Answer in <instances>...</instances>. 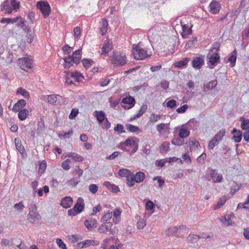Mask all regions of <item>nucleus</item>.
<instances>
[{"label":"nucleus","mask_w":249,"mask_h":249,"mask_svg":"<svg viewBox=\"0 0 249 249\" xmlns=\"http://www.w3.org/2000/svg\"><path fill=\"white\" fill-rule=\"evenodd\" d=\"M81 52L82 50L81 49H78L77 50L73 52L71 55L69 54L67 57H66L64 58V68L66 69L70 68L72 66V63H75L76 65L78 64L81 59Z\"/></svg>","instance_id":"1"},{"label":"nucleus","mask_w":249,"mask_h":249,"mask_svg":"<svg viewBox=\"0 0 249 249\" xmlns=\"http://www.w3.org/2000/svg\"><path fill=\"white\" fill-rule=\"evenodd\" d=\"M119 147L123 150L130 152V154L132 155L138 150V144L133 139L128 138L124 142H121Z\"/></svg>","instance_id":"2"},{"label":"nucleus","mask_w":249,"mask_h":249,"mask_svg":"<svg viewBox=\"0 0 249 249\" xmlns=\"http://www.w3.org/2000/svg\"><path fill=\"white\" fill-rule=\"evenodd\" d=\"M132 52L136 59L143 60L151 55L148 53L146 49L141 47L140 43L132 45Z\"/></svg>","instance_id":"3"},{"label":"nucleus","mask_w":249,"mask_h":249,"mask_svg":"<svg viewBox=\"0 0 249 249\" xmlns=\"http://www.w3.org/2000/svg\"><path fill=\"white\" fill-rule=\"evenodd\" d=\"M111 61L112 64L116 66L124 65L126 62V58L125 56L121 55L118 53H114Z\"/></svg>","instance_id":"4"},{"label":"nucleus","mask_w":249,"mask_h":249,"mask_svg":"<svg viewBox=\"0 0 249 249\" xmlns=\"http://www.w3.org/2000/svg\"><path fill=\"white\" fill-rule=\"evenodd\" d=\"M36 7L41 12L45 18H46L50 15L51 8L47 1H38L36 3Z\"/></svg>","instance_id":"5"},{"label":"nucleus","mask_w":249,"mask_h":249,"mask_svg":"<svg viewBox=\"0 0 249 249\" xmlns=\"http://www.w3.org/2000/svg\"><path fill=\"white\" fill-rule=\"evenodd\" d=\"M210 52H209L207 56L209 59L207 64L209 68L213 69L220 62V56L217 52H214L211 54H210Z\"/></svg>","instance_id":"6"},{"label":"nucleus","mask_w":249,"mask_h":249,"mask_svg":"<svg viewBox=\"0 0 249 249\" xmlns=\"http://www.w3.org/2000/svg\"><path fill=\"white\" fill-rule=\"evenodd\" d=\"M18 61L20 68L25 71H27L33 67V62L30 58L26 57L19 58Z\"/></svg>","instance_id":"7"},{"label":"nucleus","mask_w":249,"mask_h":249,"mask_svg":"<svg viewBox=\"0 0 249 249\" xmlns=\"http://www.w3.org/2000/svg\"><path fill=\"white\" fill-rule=\"evenodd\" d=\"M122 107L125 109H129L133 107L135 104V99L133 97L129 96L124 98L122 100Z\"/></svg>","instance_id":"8"},{"label":"nucleus","mask_w":249,"mask_h":249,"mask_svg":"<svg viewBox=\"0 0 249 249\" xmlns=\"http://www.w3.org/2000/svg\"><path fill=\"white\" fill-rule=\"evenodd\" d=\"M208 173L210 177L213 182H221L222 181L223 179L222 175H219L215 169H209Z\"/></svg>","instance_id":"9"},{"label":"nucleus","mask_w":249,"mask_h":249,"mask_svg":"<svg viewBox=\"0 0 249 249\" xmlns=\"http://www.w3.org/2000/svg\"><path fill=\"white\" fill-rule=\"evenodd\" d=\"M192 66L196 70L200 69L204 65L203 56H199L194 58L192 61Z\"/></svg>","instance_id":"10"},{"label":"nucleus","mask_w":249,"mask_h":249,"mask_svg":"<svg viewBox=\"0 0 249 249\" xmlns=\"http://www.w3.org/2000/svg\"><path fill=\"white\" fill-rule=\"evenodd\" d=\"M85 208V203L84 199L82 197H79L77 200L76 203L73 206V209L79 213H81L84 209Z\"/></svg>","instance_id":"11"},{"label":"nucleus","mask_w":249,"mask_h":249,"mask_svg":"<svg viewBox=\"0 0 249 249\" xmlns=\"http://www.w3.org/2000/svg\"><path fill=\"white\" fill-rule=\"evenodd\" d=\"M209 8L211 13L216 14L219 12L221 6L218 1L213 0L209 4Z\"/></svg>","instance_id":"12"},{"label":"nucleus","mask_w":249,"mask_h":249,"mask_svg":"<svg viewBox=\"0 0 249 249\" xmlns=\"http://www.w3.org/2000/svg\"><path fill=\"white\" fill-rule=\"evenodd\" d=\"M231 133L233 134L232 138L235 142H241L243 137L242 131L236 128H233Z\"/></svg>","instance_id":"13"},{"label":"nucleus","mask_w":249,"mask_h":249,"mask_svg":"<svg viewBox=\"0 0 249 249\" xmlns=\"http://www.w3.org/2000/svg\"><path fill=\"white\" fill-rule=\"evenodd\" d=\"M73 200L72 197L65 196L62 199L60 204L63 208L67 209L71 206Z\"/></svg>","instance_id":"14"},{"label":"nucleus","mask_w":249,"mask_h":249,"mask_svg":"<svg viewBox=\"0 0 249 249\" xmlns=\"http://www.w3.org/2000/svg\"><path fill=\"white\" fill-rule=\"evenodd\" d=\"M192 25H190V26L186 24L182 25L183 34H182L181 35L183 38H187L188 35L192 34Z\"/></svg>","instance_id":"15"},{"label":"nucleus","mask_w":249,"mask_h":249,"mask_svg":"<svg viewBox=\"0 0 249 249\" xmlns=\"http://www.w3.org/2000/svg\"><path fill=\"white\" fill-rule=\"evenodd\" d=\"M94 114L97 120L100 124H101L107 119L105 113L103 111H95Z\"/></svg>","instance_id":"16"},{"label":"nucleus","mask_w":249,"mask_h":249,"mask_svg":"<svg viewBox=\"0 0 249 249\" xmlns=\"http://www.w3.org/2000/svg\"><path fill=\"white\" fill-rule=\"evenodd\" d=\"M112 49V42H109L108 41H105L103 47L102 48V54L107 55Z\"/></svg>","instance_id":"17"},{"label":"nucleus","mask_w":249,"mask_h":249,"mask_svg":"<svg viewBox=\"0 0 249 249\" xmlns=\"http://www.w3.org/2000/svg\"><path fill=\"white\" fill-rule=\"evenodd\" d=\"M41 215L36 211H34L33 213H29L28 214V219L32 223H34L36 220H39L41 219Z\"/></svg>","instance_id":"18"},{"label":"nucleus","mask_w":249,"mask_h":249,"mask_svg":"<svg viewBox=\"0 0 249 249\" xmlns=\"http://www.w3.org/2000/svg\"><path fill=\"white\" fill-rule=\"evenodd\" d=\"M96 224V220L92 219L86 220L84 222L85 226L89 231H92L95 228Z\"/></svg>","instance_id":"19"},{"label":"nucleus","mask_w":249,"mask_h":249,"mask_svg":"<svg viewBox=\"0 0 249 249\" xmlns=\"http://www.w3.org/2000/svg\"><path fill=\"white\" fill-rule=\"evenodd\" d=\"M26 104V101L24 99L19 100L18 102L14 105L13 110L15 112L18 111L21 108L25 106Z\"/></svg>","instance_id":"20"},{"label":"nucleus","mask_w":249,"mask_h":249,"mask_svg":"<svg viewBox=\"0 0 249 249\" xmlns=\"http://www.w3.org/2000/svg\"><path fill=\"white\" fill-rule=\"evenodd\" d=\"M16 149L21 154H23L25 152V149L21 144V141L19 138H16L14 140Z\"/></svg>","instance_id":"21"},{"label":"nucleus","mask_w":249,"mask_h":249,"mask_svg":"<svg viewBox=\"0 0 249 249\" xmlns=\"http://www.w3.org/2000/svg\"><path fill=\"white\" fill-rule=\"evenodd\" d=\"M163 105L169 108L173 109L176 107L178 106L179 104L175 100L172 99L168 101V99H166L163 103Z\"/></svg>","instance_id":"22"},{"label":"nucleus","mask_w":249,"mask_h":249,"mask_svg":"<svg viewBox=\"0 0 249 249\" xmlns=\"http://www.w3.org/2000/svg\"><path fill=\"white\" fill-rule=\"evenodd\" d=\"M190 58L185 57L180 61H178L175 63L174 66L176 68H181L185 66L187 63L190 61Z\"/></svg>","instance_id":"23"},{"label":"nucleus","mask_w":249,"mask_h":249,"mask_svg":"<svg viewBox=\"0 0 249 249\" xmlns=\"http://www.w3.org/2000/svg\"><path fill=\"white\" fill-rule=\"evenodd\" d=\"M133 177H134L136 182L140 183L144 179L145 175L143 172L140 171L137 172L135 175L133 174Z\"/></svg>","instance_id":"24"},{"label":"nucleus","mask_w":249,"mask_h":249,"mask_svg":"<svg viewBox=\"0 0 249 249\" xmlns=\"http://www.w3.org/2000/svg\"><path fill=\"white\" fill-rule=\"evenodd\" d=\"M147 107L146 105H143L140 109L139 113L131 117L130 121L140 118L146 111Z\"/></svg>","instance_id":"25"},{"label":"nucleus","mask_w":249,"mask_h":249,"mask_svg":"<svg viewBox=\"0 0 249 249\" xmlns=\"http://www.w3.org/2000/svg\"><path fill=\"white\" fill-rule=\"evenodd\" d=\"M108 23L106 19H102V23L100 27V33L101 35L104 36L106 34L107 29Z\"/></svg>","instance_id":"26"},{"label":"nucleus","mask_w":249,"mask_h":249,"mask_svg":"<svg viewBox=\"0 0 249 249\" xmlns=\"http://www.w3.org/2000/svg\"><path fill=\"white\" fill-rule=\"evenodd\" d=\"M57 96L59 97H61V96L55 95V94H52V95H49L47 96V102L52 105H56L57 103H58V102L57 101Z\"/></svg>","instance_id":"27"},{"label":"nucleus","mask_w":249,"mask_h":249,"mask_svg":"<svg viewBox=\"0 0 249 249\" xmlns=\"http://www.w3.org/2000/svg\"><path fill=\"white\" fill-rule=\"evenodd\" d=\"M237 51L236 49L232 52L231 55L229 57L228 59V61L231 63L230 66L232 67L235 66V62L236 61V55H237Z\"/></svg>","instance_id":"28"},{"label":"nucleus","mask_w":249,"mask_h":249,"mask_svg":"<svg viewBox=\"0 0 249 249\" xmlns=\"http://www.w3.org/2000/svg\"><path fill=\"white\" fill-rule=\"evenodd\" d=\"M217 84L216 80L210 81L208 84L204 86V91L206 92L215 87Z\"/></svg>","instance_id":"29"},{"label":"nucleus","mask_w":249,"mask_h":249,"mask_svg":"<svg viewBox=\"0 0 249 249\" xmlns=\"http://www.w3.org/2000/svg\"><path fill=\"white\" fill-rule=\"evenodd\" d=\"M118 174L122 177H126V178L133 174L130 170L127 169H121L118 171Z\"/></svg>","instance_id":"30"},{"label":"nucleus","mask_w":249,"mask_h":249,"mask_svg":"<svg viewBox=\"0 0 249 249\" xmlns=\"http://www.w3.org/2000/svg\"><path fill=\"white\" fill-rule=\"evenodd\" d=\"M28 110L27 109H23L20 110L18 114V117L21 121L25 120L28 115Z\"/></svg>","instance_id":"31"},{"label":"nucleus","mask_w":249,"mask_h":249,"mask_svg":"<svg viewBox=\"0 0 249 249\" xmlns=\"http://www.w3.org/2000/svg\"><path fill=\"white\" fill-rule=\"evenodd\" d=\"M240 121L242 122L241 127L242 130H248L249 129V119H246L244 118H241Z\"/></svg>","instance_id":"32"},{"label":"nucleus","mask_w":249,"mask_h":249,"mask_svg":"<svg viewBox=\"0 0 249 249\" xmlns=\"http://www.w3.org/2000/svg\"><path fill=\"white\" fill-rule=\"evenodd\" d=\"M69 75L73 78L77 82H80L81 81L82 79H84V77L81 74V73L77 71L70 72Z\"/></svg>","instance_id":"33"},{"label":"nucleus","mask_w":249,"mask_h":249,"mask_svg":"<svg viewBox=\"0 0 249 249\" xmlns=\"http://www.w3.org/2000/svg\"><path fill=\"white\" fill-rule=\"evenodd\" d=\"M178 232L177 227L169 228L165 231V234L167 236H175Z\"/></svg>","instance_id":"34"},{"label":"nucleus","mask_w":249,"mask_h":249,"mask_svg":"<svg viewBox=\"0 0 249 249\" xmlns=\"http://www.w3.org/2000/svg\"><path fill=\"white\" fill-rule=\"evenodd\" d=\"M68 156L71 157L76 161H82L84 160L81 156L75 153H70Z\"/></svg>","instance_id":"35"},{"label":"nucleus","mask_w":249,"mask_h":249,"mask_svg":"<svg viewBox=\"0 0 249 249\" xmlns=\"http://www.w3.org/2000/svg\"><path fill=\"white\" fill-rule=\"evenodd\" d=\"M190 134L189 131L186 128H181L179 132V136L180 138L184 139L189 136Z\"/></svg>","instance_id":"36"},{"label":"nucleus","mask_w":249,"mask_h":249,"mask_svg":"<svg viewBox=\"0 0 249 249\" xmlns=\"http://www.w3.org/2000/svg\"><path fill=\"white\" fill-rule=\"evenodd\" d=\"M205 238V236H200L196 234H189L187 238V240L189 242H196L197 238Z\"/></svg>","instance_id":"37"},{"label":"nucleus","mask_w":249,"mask_h":249,"mask_svg":"<svg viewBox=\"0 0 249 249\" xmlns=\"http://www.w3.org/2000/svg\"><path fill=\"white\" fill-rule=\"evenodd\" d=\"M169 150V142H164L160 145V150L161 153H166Z\"/></svg>","instance_id":"38"},{"label":"nucleus","mask_w":249,"mask_h":249,"mask_svg":"<svg viewBox=\"0 0 249 249\" xmlns=\"http://www.w3.org/2000/svg\"><path fill=\"white\" fill-rule=\"evenodd\" d=\"M220 221L223 223L224 226L231 225L232 223V221L230 217L227 218L226 216L222 217L220 219Z\"/></svg>","instance_id":"39"},{"label":"nucleus","mask_w":249,"mask_h":249,"mask_svg":"<svg viewBox=\"0 0 249 249\" xmlns=\"http://www.w3.org/2000/svg\"><path fill=\"white\" fill-rule=\"evenodd\" d=\"M219 142L220 141H219L216 138L215 139L213 137L210 142L208 145V148L210 149H213L214 146L218 144Z\"/></svg>","instance_id":"40"},{"label":"nucleus","mask_w":249,"mask_h":249,"mask_svg":"<svg viewBox=\"0 0 249 249\" xmlns=\"http://www.w3.org/2000/svg\"><path fill=\"white\" fill-rule=\"evenodd\" d=\"M127 129L131 132H137L140 130L139 127L133 125L131 124H126Z\"/></svg>","instance_id":"41"},{"label":"nucleus","mask_w":249,"mask_h":249,"mask_svg":"<svg viewBox=\"0 0 249 249\" xmlns=\"http://www.w3.org/2000/svg\"><path fill=\"white\" fill-rule=\"evenodd\" d=\"M226 131L225 129H221L217 132V133L214 136V137L217 139L219 141L222 140L223 137L225 136Z\"/></svg>","instance_id":"42"},{"label":"nucleus","mask_w":249,"mask_h":249,"mask_svg":"<svg viewBox=\"0 0 249 249\" xmlns=\"http://www.w3.org/2000/svg\"><path fill=\"white\" fill-rule=\"evenodd\" d=\"M17 93L22 95L25 98H28L30 97L29 93L25 89L21 88L18 89Z\"/></svg>","instance_id":"43"},{"label":"nucleus","mask_w":249,"mask_h":249,"mask_svg":"<svg viewBox=\"0 0 249 249\" xmlns=\"http://www.w3.org/2000/svg\"><path fill=\"white\" fill-rule=\"evenodd\" d=\"M197 41V39L196 37H194L192 38V40H190L187 41L186 44L185 45L186 48H189L191 47L195 46V43Z\"/></svg>","instance_id":"44"},{"label":"nucleus","mask_w":249,"mask_h":249,"mask_svg":"<svg viewBox=\"0 0 249 249\" xmlns=\"http://www.w3.org/2000/svg\"><path fill=\"white\" fill-rule=\"evenodd\" d=\"M82 62L83 66L86 69H88L93 63L92 60L90 59H84L82 60Z\"/></svg>","instance_id":"45"},{"label":"nucleus","mask_w":249,"mask_h":249,"mask_svg":"<svg viewBox=\"0 0 249 249\" xmlns=\"http://www.w3.org/2000/svg\"><path fill=\"white\" fill-rule=\"evenodd\" d=\"M80 244L84 245V247H88L89 246H94L95 245V241L93 240H86L83 242H80ZM83 247V246H82Z\"/></svg>","instance_id":"46"},{"label":"nucleus","mask_w":249,"mask_h":249,"mask_svg":"<svg viewBox=\"0 0 249 249\" xmlns=\"http://www.w3.org/2000/svg\"><path fill=\"white\" fill-rule=\"evenodd\" d=\"M171 142L173 144L180 146L183 144V140L177 137L173 139Z\"/></svg>","instance_id":"47"},{"label":"nucleus","mask_w":249,"mask_h":249,"mask_svg":"<svg viewBox=\"0 0 249 249\" xmlns=\"http://www.w3.org/2000/svg\"><path fill=\"white\" fill-rule=\"evenodd\" d=\"M145 208L147 210H151L153 211L155 207L154 203L152 201L149 200L146 203Z\"/></svg>","instance_id":"48"},{"label":"nucleus","mask_w":249,"mask_h":249,"mask_svg":"<svg viewBox=\"0 0 249 249\" xmlns=\"http://www.w3.org/2000/svg\"><path fill=\"white\" fill-rule=\"evenodd\" d=\"M26 21L25 19L22 18L20 19V20L17 24V26L21 28L24 31L27 28L28 25L25 23Z\"/></svg>","instance_id":"49"},{"label":"nucleus","mask_w":249,"mask_h":249,"mask_svg":"<svg viewBox=\"0 0 249 249\" xmlns=\"http://www.w3.org/2000/svg\"><path fill=\"white\" fill-rule=\"evenodd\" d=\"M127 183L130 187H132L134 186L135 182V180L133 177V174L131 176H129L126 178Z\"/></svg>","instance_id":"50"},{"label":"nucleus","mask_w":249,"mask_h":249,"mask_svg":"<svg viewBox=\"0 0 249 249\" xmlns=\"http://www.w3.org/2000/svg\"><path fill=\"white\" fill-rule=\"evenodd\" d=\"M162 115L152 113L150 118L151 122L156 123L162 118Z\"/></svg>","instance_id":"51"},{"label":"nucleus","mask_w":249,"mask_h":249,"mask_svg":"<svg viewBox=\"0 0 249 249\" xmlns=\"http://www.w3.org/2000/svg\"><path fill=\"white\" fill-rule=\"evenodd\" d=\"M114 130L120 134L124 133L125 132V131L124 130V126L121 124H117L116 126L114 127Z\"/></svg>","instance_id":"52"},{"label":"nucleus","mask_w":249,"mask_h":249,"mask_svg":"<svg viewBox=\"0 0 249 249\" xmlns=\"http://www.w3.org/2000/svg\"><path fill=\"white\" fill-rule=\"evenodd\" d=\"M80 178L78 177V178H72L68 181V184L69 185L75 186L80 182Z\"/></svg>","instance_id":"53"},{"label":"nucleus","mask_w":249,"mask_h":249,"mask_svg":"<svg viewBox=\"0 0 249 249\" xmlns=\"http://www.w3.org/2000/svg\"><path fill=\"white\" fill-rule=\"evenodd\" d=\"M35 34L34 32L31 33H29L26 35L27 42L29 43H31L34 39Z\"/></svg>","instance_id":"54"},{"label":"nucleus","mask_w":249,"mask_h":249,"mask_svg":"<svg viewBox=\"0 0 249 249\" xmlns=\"http://www.w3.org/2000/svg\"><path fill=\"white\" fill-rule=\"evenodd\" d=\"M71 160L69 159H67L62 163V167L66 170H68L70 168V164Z\"/></svg>","instance_id":"55"},{"label":"nucleus","mask_w":249,"mask_h":249,"mask_svg":"<svg viewBox=\"0 0 249 249\" xmlns=\"http://www.w3.org/2000/svg\"><path fill=\"white\" fill-rule=\"evenodd\" d=\"M56 242L59 248L61 249H67L65 244L63 242L61 239L57 238Z\"/></svg>","instance_id":"56"},{"label":"nucleus","mask_w":249,"mask_h":249,"mask_svg":"<svg viewBox=\"0 0 249 249\" xmlns=\"http://www.w3.org/2000/svg\"><path fill=\"white\" fill-rule=\"evenodd\" d=\"M104 121L105 122H103L101 124V127L103 129H108L110 127L111 124L107 119H106Z\"/></svg>","instance_id":"57"},{"label":"nucleus","mask_w":249,"mask_h":249,"mask_svg":"<svg viewBox=\"0 0 249 249\" xmlns=\"http://www.w3.org/2000/svg\"><path fill=\"white\" fill-rule=\"evenodd\" d=\"M225 202V199L221 198L217 202V204L214 207V210H217L221 207L222 206H223L224 205Z\"/></svg>","instance_id":"58"},{"label":"nucleus","mask_w":249,"mask_h":249,"mask_svg":"<svg viewBox=\"0 0 249 249\" xmlns=\"http://www.w3.org/2000/svg\"><path fill=\"white\" fill-rule=\"evenodd\" d=\"M46 168V161L45 160H43L39 164V172L40 173H44Z\"/></svg>","instance_id":"59"},{"label":"nucleus","mask_w":249,"mask_h":249,"mask_svg":"<svg viewBox=\"0 0 249 249\" xmlns=\"http://www.w3.org/2000/svg\"><path fill=\"white\" fill-rule=\"evenodd\" d=\"M107 231L109 230L107 229V227L105 226L104 223L98 229V232L100 233H106Z\"/></svg>","instance_id":"60"},{"label":"nucleus","mask_w":249,"mask_h":249,"mask_svg":"<svg viewBox=\"0 0 249 249\" xmlns=\"http://www.w3.org/2000/svg\"><path fill=\"white\" fill-rule=\"evenodd\" d=\"M112 216V213H107L103 216V217L102 218V221L103 222H107L108 220H110Z\"/></svg>","instance_id":"61"},{"label":"nucleus","mask_w":249,"mask_h":249,"mask_svg":"<svg viewBox=\"0 0 249 249\" xmlns=\"http://www.w3.org/2000/svg\"><path fill=\"white\" fill-rule=\"evenodd\" d=\"M14 207L15 209H16L17 210H19V211H22L24 207V205H23L22 201H20L18 203H16L14 205Z\"/></svg>","instance_id":"62"},{"label":"nucleus","mask_w":249,"mask_h":249,"mask_svg":"<svg viewBox=\"0 0 249 249\" xmlns=\"http://www.w3.org/2000/svg\"><path fill=\"white\" fill-rule=\"evenodd\" d=\"M145 225L146 222L144 219H140L137 222V228L139 229H142Z\"/></svg>","instance_id":"63"},{"label":"nucleus","mask_w":249,"mask_h":249,"mask_svg":"<svg viewBox=\"0 0 249 249\" xmlns=\"http://www.w3.org/2000/svg\"><path fill=\"white\" fill-rule=\"evenodd\" d=\"M98 187L95 184H91L89 186V190L93 194H95L98 191Z\"/></svg>","instance_id":"64"}]
</instances>
